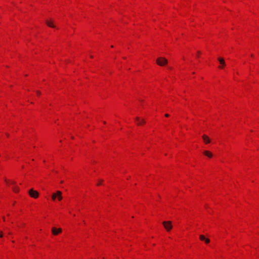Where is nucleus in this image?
I'll list each match as a JSON object with an SVG mask.
<instances>
[{
	"label": "nucleus",
	"instance_id": "f03ea898",
	"mask_svg": "<svg viewBox=\"0 0 259 259\" xmlns=\"http://www.w3.org/2000/svg\"><path fill=\"white\" fill-rule=\"evenodd\" d=\"M162 224L167 231H170L172 228V226L170 221H164L162 222Z\"/></svg>",
	"mask_w": 259,
	"mask_h": 259
},
{
	"label": "nucleus",
	"instance_id": "0eeeda50",
	"mask_svg": "<svg viewBox=\"0 0 259 259\" xmlns=\"http://www.w3.org/2000/svg\"><path fill=\"white\" fill-rule=\"evenodd\" d=\"M136 120L138 121V122L137 123L138 125L144 124L145 123V121L144 120V119H143L142 120H140V118L138 117H137L136 118Z\"/></svg>",
	"mask_w": 259,
	"mask_h": 259
},
{
	"label": "nucleus",
	"instance_id": "f8f14e48",
	"mask_svg": "<svg viewBox=\"0 0 259 259\" xmlns=\"http://www.w3.org/2000/svg\"><path fill=\"white\" fill-rule=\"evenodd\" d=\"M199 238L201 241H204L205 239L206 238L205 236L203 235H200L199 236Z\"/></svg>",
	"mask_w": 259,
	"mask_h": 259
},
{
	"label": "nucleus",
	"instance_id": "ddd939ff",
	"mask_svg": "<svg viewBox=\"0 0 259 259\" xmlns=\"http://www.w3.org/2000/svg\"><path fill=\"white\" fill-rule=\"evenodd\" d=\"M13 190L15 192H17L19 190V189L17 187H14L13 188Z\"/></svg>",
	"mask_w": 259,
	"mask_h": 259
},
{
	"label": "nucleus",
	"instance_id": "2eb2a0df",
	"mask_svg": "<svg viewBox=\"0 0 259 259\" xmlns=\"http://www.w3.org/2000/svg\"><path fill=\"white\" fill-rule=\"evenodd\" d=\"M36 93H37V95H40L41 94L40 92H39L38 91H36Z\"/></svg>",
	"mask_w": 259,
	"mask_h": 259
},
{
	"label": "nucleus",
	"instance_id": "f257e3e1",
	"mask_svg": "<svg viewBox=\"0 0 259 259\" xmlns=\"http://www.w3.org/2000/svg\"><path fill=\"white\" fill-rule=\"evenodd\" d=\"M156 63L159 66H162L167 63V60L164 58L159 57L156 60Z\"/></svg>",
	"mask_w": 259,
	"mask_h": 259
},
{
	"label": "nucleus",
	"instance_id": "9b49d317",
	"mask_svg": "<svg viewBox=\"0 0 259 259\" xmlns=\"http://www.w3.org/2000/svg\"><path fill=\"white\" fill-rule=\"evenodd\" d=\"M57 192L56 193H53L52 196V198L53 200H55L56 198H57Z\"/></svg>",
	"mask_w": 259,
	"mask_h": 259
},
{
	"label": "nucleus",
	"instance_id": "423d86ee",
	"mask_svg": "<svg viewBox=\"0 0 259 259\" xmlns=\"http://www.w3.org/2000/svg\"><path fill=\"white\" fill-rule=\"evenodd\" d=\"M202 138L203 139L204 142L206 144H208V143H209L210 142V140L209 138L207 136H206L205 135H203L202 136Z\"/></svg>",
	"mask_w": 259,
	"mask_h": 259
},
{
	"label": "nucleus",
	"instance_id": "4be33fe9",
	"mask_svg": "<svg viewBox=\"0 0 259 259\" xmlns=\"http://www.w3.org/2000/svg\"><path fill=\"white\" fill-rule=\"evenodd\" d=\"M6 135L9 137V135L8 134H6Z\"/></svg>",
	"mask_w": 259,
	"mask_h": 259
},
{
	"label": "nucleus",
	"instance_id": "6ab92c4d",
	"mask_svg": "<svg viewBox=\"0 0 259 259\" xmlns=\"http://www.w3.org/2000/svg\"><path fill=\"white\" fill-rule=\"evenodd\" d=\"M12 183V184H15V183H15V182L13 181V182H12V183Z\"/></svg>",
	"mask_w": 259,
	"mask_h": 259
},
{
	"label": "nucleus",
	"instance_id": "f3484780",
	"mask_svg": "<svg viewBox=\"0 0 259 259\" xmlns=\"http://www.w3.org/2000/svg\"><path fill=\"white\" fill-rule=\"evenodd\" d=\"M103 182V180H101V182H99V183H98V185H100L101 184V183Z\"/></svg>",
	"mask_w": 259,
	"mask_h": 259
},
{
	"label": "nucleus",
	"instance_id": "7ed1b4c3",
	"mask_svg": "<svg viewBox=\"0 0 259 259\" xmlns=\"http://www.w3.org/2000/svg\"><path fill=\"white\" fill-rule=\"evenodd\" d=\"M30 196L33 198H36L38 196V193L37 191L34 190L33 189H30L29 191Z\"/></svg>",
	"mask_w": 259,
	"mask_h": 259
},
{
	"label": "nucleus",
	"instance_id": "aec40b11",
	"mask_svg": "<svg viewBox=\"0 0 259 259\" xmlns=\"http://www.w3.org/2000/svg\"><path fill=\"white\" fill-rule=\"evenodd\" d=\"M197 53H198V54H200L201 53H200V51H198V52H197Z\"/></svg>",
	"mask_w": 259,
	"mask_h": 259
},
{
	"label": "nucleus",
	"instance_id": "20e7f679",
	"mask_svg": "<svg viewBox=\"0 0 259 259\" xmlns=\"http://www.w3.org/2000/svg\"><path fill=\"white\" fill-rule=\"evenodd\" d=\"M62 232V229L61 228L57 229L55 227H53L52 228V232L53 235H57L58 234Z\"/></svg>",
	"mask_w": 259,
	"mask_h": 259
},
{
	"label": "nucleus",
	"instance_id": "412c9836",
	"mask_svg": "<svg viewBox=\"0 0 259 259\" xmlns=\"http://www.w3.org/2000/svg\"><path fill=\"white\" fill-rule=\"evenodd\" d=\"M3 220L5 221V217H3Z\"/></svg>",
	"mask_w": 259,
	"mask_h": 259
},
{
	"label": "nucleus",
	"instance_id": "dca6fc26",
	"mask_svg": "<svg viewBox=\"0 0 259 259\" xmlns=\"http://www.w3.org/2000/svg\"><path fill=\"white\" fill-rule=\"evenodd\" d=\"M3 236L2 232H0V237H2Z\"/></svg>",
	"mask_w": 259,
	"mask_h": 259
},
{
	"label": "nucleus",
	"instance_id": "6e6552de",
	"mask_svg": "<svg viewBox=\"0 0 259 259\" xmlns=\"http://www.w3.org/2000/svg\"><path fill=\"white\" fill-rule=\"evenodd\" d=\"M203 154L205 156H207V157H208L209 158H211L212 156V154L210 152H209L208 151H204L203 152Z\"/></svg>",
	"mask_w": 259,
	"mask_h": 259
},
{
	"label": "nucleus",
	"instance_id": "9d476101",
	"mask_svg": "<svg viewBox=\"0 0 259 259\" xmlns=\"http://www.w3.org/2000/svg\"><path fill=\"white\" fill-rule=\"evenodd\" d=\"M57 194L58 195L57 198L59 200H61L62 199V192L60 191H57Z\"/></svg>",
	"mask_w": 259,
	"mask_h": 259
},
{
	"label": "nucleus",
	"instance_id": "39448f33",
	"mask_svg": "<svg viewBox=\"0 0 259 259\" xmlns=\"http://www.w3.org/2000/svg\"><path fill=\"white\" fill-rule=\"evenodd\" d=\"M218 60L221 64V66H220L219 67L220 68H223L226 65L224 59L222 58L219 57L218 58Z\"/></svg>",
	"mask_w": 259,
	"mask_h": 259
},
{
	"label": "nucleus",
	"instance_id": "1a4fd4ad",
	"mask_svg": "<svg viewBox=\"0 0 259 259\" xmlns=\"http://www.w3.org/2000/svg\"><path fill=\"white\" fill-rule=\"evenodd\" d=\"M46 23L47 25L50 27L54 28L55 27V25L53 24V22L51 21L47 20L46 21Z\"/></svg>",
	"mask_w": 259,
	"mask_h": 259
},
{
	"label": "nucleus",
	"instance_id": "4468645a",
	"mask_svg": "<svg viewBox=\"0 0 259 259\" xmlns=\"http://www.w3.org/2000/svg\"><path fill=\"white\" fill-rule=\"evenodd\" d=\"M204 241L206 243H208L210 242V240L208 238H205Z\"/></svg>",
	"mask_w": 259,
	"mask_h": 259
},
{
	"label": "nucleus",
	"instance_id": "a211bd4d",
	"mask_svg": "<svg viewBox=\"0 0 259 259\" xmlns=\"http://www.w3.org/2000/svg\"><path fill=\"white\" fill-rule=\"evenodd\" d=\"M165 117H168V116H169V114H165Z\"/></svg>",
	"mask_w": 259,
	"mask_h": 259
}]
</instances>
